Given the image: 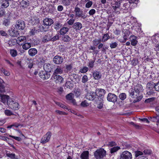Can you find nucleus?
<instances>
[{
	"label": "nucleus",
	"mask_w": 159,
	"mask_h": 159,
	"mask_svg": "<svg viewBox=\"0 0 159 159\" xmlns=\"http://www.w3.org/2000/svg\"><path fill=\"white\" fill-rule=\"evenodd\" d=\"M141 85L137 84L133 88H132L129 90V96L134 98V102H137L140 101L143 98L142 95L140 93Z\"/></svg>",
	"instance_id": "f257e3e1"
},
{
	"label": "nucleus",
	"mask_w": 159,
	"mask_h": 159,
	"mask_svg": "<svg viewBox=\"0 0 159 159\" xmlns=\"http://www.w3.org/2000/svg\"><path fill=\"white\" fill-rule=\"evenodd\" d=\"M106 155V152L103 148L97 149L94 152V155L96 159H102Z\"/></svg>",
	"instance_id": "f03ea898"
},
{
	"label": "nucleus",
	"mask_w": 159,
	"mask_h": 159,
	"mask_svg": "<svg viewBox=\"0 0 159 159\" xmlns=\"http://www.w3.org/2000/svg\"><path fill=\"white\" fill-rule=\"evenodd\" d=\"M7 105L10 108L14 110H17L19 108L18 103L12 98L8 101Z\"/></svg>",
	"instance_id": "7ed1b4c3"
},
{
	"label": "nucleus",
	"mask_w": 159,
	"mask_h": 159,
	"mask_svg": "<svg viewBox=\"0 0 159 159\" xmlns=\"http://www.w3.org/2000/svg\"><path fill=\"white\" fill-rule=\"evenodd\" d=\"M119 0H116L115 1L111 2V6L113 11L116 13H120V2Z\"/></svg>",
	"instance_id": "20e7f679"
},
{
	"label": "nucleus",
	"mask_w": 159,
	"mask_h": 159,
	"mask_svg": "<svg viewBox=\"0 0 159 159\" xmlns=\"http://www.w3.org/2000/svg\"><path fill=\"white\" fill-rule=\"evenodd\" d=\"M74 11L75 13V16L76 17H81L83 19L87 17V16L85 14L83 13V11L78 7H75Z\"/></svg>",
	"instance_id": "39448f33"
},
{
	"label": "nucleus",
	"mask_w": 159,
	"mask_h": 159,
	"mask_svg": "<svg viewBox=\"0 0 159 159\" xmlns=\"http://www.w3.org/2000/svg\"><path fill=\"white\" fill-rule=\"evenodd\" d=\"M51 136L52 133L50 131L48 132L41 138L40 143L43 144H45L48 142L50 140Z\"/></svg>",
	"instance_id": "423d86ee"
},
{
	"label": "nucleus",
	"mask_w": 159,
	"mask_h": 159,
	"mask_svg": "<svg viewBox=\"0 0 159 159\" xmlns=\"http://www.w3.org/2000/svg\"><path fill=\"white\" fill-rule=\"evenodd\" d=\"M132 155L128 151H123L120 155V159H132Z\"/></svg>",
	"instance_id": "0eeeda50"
},
{
	"label": "nucleus",
	"mask_w": 159,
	"mask_h": 159,
	"mask_svg": "<svg viewBox=\"0 0 159 159\" xmlns=\"http://www.w3.org/2000/svg\"><path fill=\"white\" fill-rule=\"evenodd\" d=\"M51 78L56 84H60L62 83L64 80L63 78L61 76L58 75L53 74Z\"/></svg>",
	"instance_id": "6e6552de"
},
{
	"label": "nucleus",
	"mask_w": 159,
	"mask_h": 159,
	"mask_svg": "<svg viewBox=\"0 0 159 159\" xmlns=\"http://www.w3.org/2000/svg\"><path fill=\"white\" fill-rule=\"evenodd\" d=\"M15 26L17 30H21L24 29L25 24L24 21L18 20L16 22Z\"/></svg>",
	"instance_id": "1a4fd4ad"
},
{
	"label": "nucleus",
	"mask_w": 159,
	"mask_h": 159,
	"mask_svg": "<svg viewBox=\"0 0 159 159\" xmlns=\"http://www.w3.org/2000/svg\"><path fill=\"white\" fill-rule=\"evenodd\" d=\"M39 75L40 78L43 80L47 79L50 76V74L45 70L40 71Z\"/></svg>",
	"instance_id": "9d476101"
},
{
	"label": "nucleus",
	"mask_w": 159,
	"mask_h": 159,
	"mask_svg": "<svg viewBox=\"0 0 159 159\" xmlns=\"http://www.w3.org/2000/svg\"><path fill=\"white\" fill-rule=\"evenodd\" d=\"M96 95L97 93L96 92H88L86 94V98L89 100L93 101L96 98Z\"/></svg>",
	"instance_id": "9b49d317"
},
{
	"label": "nucleus",
	"mask_w": 159,
	"mask_h": 159,
	"mask_svg": "<svg viewBox=\"0 0 159 159\" xmlns=\"http://www.w3.org/2000/svg\"><path fill=\"white\" fill-rule=\"evenodd\" d=\"M52 33L51 32L48 33L47 34L43 37L42 39V42L43 43L51 41Z\"/></svg>",
	"instance_id": "f8f14e48"
},
{
	"label": "nucleus",
	"mask_w": 159,
	"mask_h": 159,
	"mask_svg": "<svg viewBox=\"0 0 159 159\" xmlns=\"http://www.w3.org/2000/svg\"><path fill=\"white\" fill-rule=\"evenodd\" d=\"M117 96L114 94L110 93L108 94L107 96V100L109 102H116Z\"/></svg>",
	"instance_id": "ddd939ff"
},
{
	"label": "nucleus",
	"mask_w": 159,
	"mask_h": 159,
	"mask_svg": "<svg viewBox=\"0 0 159 159\" xmlns=\"http://www.w3.org/2000/svg\"><path fill=\"white\" fill-rule=\"evenodd\" d=\"M53 61L56 64H61L63 62V59L61 56L56 55L54 57Z\"/></svg>",
	"instance_id": "4468645a"
},
{
	"label": "nucleus",
	"mask_w": 159,
	"mask_h": 159,
	"mask_svg": "<svg viewBox=\"0 0 159 159\" xmlns=\"http://www.w3.org/2000/svg\"><path fill=\"white\" fill-rule=\"evenodd\" d=\"M135 157L137 159H148L146 157L143 156V153L140 151H137L135 152Z\"/></svg>",
	"instance_id": "2eb2a0df"
},
{
	"label": "nucleus",
	"mask_w": 159,
	"mask_h": 159,
	"mask_svg": "<svg viewBox=\"0 0 159 159\" xmlns=\"http://www.w3.org/2000/svg\"><path fill=\"white\" fill-rule=\"evenodd\" d=\"M53 66L52 65L49 63H46L43 65L44 70L48 72H51L52 70V67Z\"/></svg>",
	"instance_id": "dca6fc26"
},
{
	"label": "nucleus",
	"mask_w": 159,
	"mask_h": 159,
	"mask_svg": "<svg viewBox=\"0 0 159 159\" xmlns=\"http://www.w3.org/2000/svg\"><path fill=\"white\" fill-rule=\"evenodd\" d=\"M54 22L52 19L46 18L43 20V23L44 25L49 26L53 24Z\"/></svg>",
	"instance_id": "f3484780"
},
{
	"label": "nucleus",
	"mask_w": 159,
	"mask_h": 159,
	"mask_svg": "<svg viewBox=\"0 0 159 159\" xmlns=\"http://www.w3.org/2000/svg\"><path fill=\"white\" fill-rule=\"evenodd\" d=\"M137 37L133 35H131L129 39L131 42V44L132 46H135L137 43L138 41L137 40Z\"/></svg>",
	"instance_id": "a211bd4d"
},
{
	"label": "nucleus",
	"mask_w": 159,
	"mask_h": 159,
	"mask_svg": "<svg viewBox=\"0 0 159 159\" xmlns=\"http://www.w3.org/2000/svg\"><path fill=\"white\" fill-rule=\"evenodd\" d=\"M73 27L76 31L80 30L82 27V24L79 22H75L74 24Z\"/></svg>",
	"instance_id": "6ab92c4d"
},
{
	"label": "nucleus",
	"mask_w": 159,
	"mask_h": 159,
	"mask_svg": "<svg viewBox=\"0 0 159 159\" xmlns=\"http://www.w3.org/2000/svg\"><path fill=\"white\" fill-rule=\"evenodd\" d=\"M63 69L60 66H57L56 69L54 70L53 74L57 75L61 74L63 73Z\"/></svg>",
	"instance_id": "aec40b11"
},
{
	"label": "nucleus",
	"mask_w": 159,
	"mask_h": 159,
	"mask_svg": "<svg viewBox=\"0 0 159 159\" xmlns=\"http://www.w3.org/2000/svg\"><path fill=\"white\" fill-rule=\"evenodd\" d=\"M0 96L2 101L3 102H7V104H8V101L11 98H10L9 96L5 95L2 94L0 93Z\"/></svg>",
	"instance_id": "412c9836"
},
{
	"label": "nucleus",
	"mask_w": 159,
	"mask_h": 159,
	"mask_svg": "<svg viewBox=\"0 0 159 159\" xmlns=\"http://www.w3.org/2000/svg\"><path fill=\"white\" fill-rule=\"evenodd\" d=\"M80 158L81 159H89V151H84L80 155Z\"/></svg>",
	"instance_id": "4be33fe9"
},
{
	"label": "nucleus",
	"mask_w": 159,
	"mask_h": 159,
	"mask_svg": "<svg viewBox=\"0 0 159 159\" xmlns=\"http://www.w3.org/2000/svg\"><path fill=\"white\" fill-rule=\"evenodd\" d=\"M26 40V38L25 37L21 36L18 38L16 40V42L17 44L19 45H22L23 43H20L22 41L25 43V42Z\"/></svg>",
	"instance_id": "5701e85b"
},
{
	"label": "nucleus",
	"mask_w": 159,
	"mask_h": 159,
	"mask_svg": "<svg viewBox=\"0 0 159 159\" xmlns=\"http://www.w3.org/2000/svg\"><path fill=\"white\" fill-rule=\"evenodd\" d=\"M28 53L31 56H34L37 53V50L35 48H31L28 50Z\"/></svg>",
	"instance_id": "b1692460"
},
{
	"label": "nucleus",
	"mask_w": 159,
	"mask_h": 159,
	"mask_svg": "<svg viewBox=\"0 0 159 159\" xmlns=\"http://www.w3.org/2000/svg\"><path fill=\"white\" fill-rule=\"evenodd\" d=\"M29 2L28 0H22L20 2L21 6L24 8L27 7L29 5Z\"/></svg>",
	"instance_id": "393cba45"
},
{
	"label": "nucleus",
	"mask_w": 159,
	"mask_h": 159,
	"mask_svg": "<svg viewBox=\"0 0 159 159\" xmlns=\"http://www.w3.org/2000/svg\"><path fill=\"white\" fill-rule=\"evenodd\" d=\"M21 45L23 49L27 50L31 47V44L30 43H26L25 41Z\"/></svg>",
	"instance_id": "a878e982"
},
{
	"label": "nucleus",
	"mask_w": 159,
	"mask_h": 159,
	"mask_svg": "<svg viewBox=\"0 0 159 159\" xmlns=\"http://www.w3.org/2000/svg\"><path fill=\"white\" fill-rule=\"evenodd\" d=\"M18 31L15 30H11L10 31V35L12 37H17L19 35Z\"/></svg>",
	"instance_id": "bb28decb"
},
{
	"label": "nucleus",
	"mask_w": 159,
	"mask_h": 159,
	"mask_svg": "<svg viewBox=\"0 0 159 159\" xmlns=\"http://www.w3.org/2000/svg\"><path fill=\"white\" fill-rule=\"evenodd\" d=\"M155 83L152 82H150L148 83L147 85V89H155Z\"/></svg>",
	"instance_id": "cd10ccee"
},
{
	"label": "nucleus",
	"mask_w": 159,
	"mask_h": 159,
	"mask_svg": "<svg viewBox=\"0 0 159 159\" xmlns=\"http://www.w3.org/2000/svg\"><path fill=\"white\" fill-rule=\"evenodd\" d=\"M69 29L66 27H63L60 30V33L61 35H64L68 31Z\"/></svg>",
	"instance_id": "c85d7f7f"
},
{
	"label": "nucleus",
	"mask_w": 159,
	"mask_h": 159,
	"mask_svg": "<svg viewBox=\"0 0 159 159\" xmlns=\"http://www.w3.org/2000/svg\"><path fill=\"white\" fill-rule=\"evenodd\" d=\"M101 75L98 71H96L94 72L93 74V76L95 80H99L101 77Z\"/></svg>",
	"instance_id": "c756f323"
},
{
	"label": "nucleus",
	"mask_w": 159,
	"mask_h": 159,
	"mask_svg": "<svg viewBox=\"0 0 159 159\" xmlns=\"http://www.w3.org/2000/svg\"><path fill=\"white\" fill-rule=\"evenodd\" d=\"M110 38V36L108 33L104 34L102 37V42H104L107 41Z\"/></svg>",
	"instance_id": "7c9ffc66"
},
{
	"label": "nucleus",
	"mask_w": 159,
	"mask_h": 159,
	"mask_svg": "<svg viewBox=\"0 0 159 159\" xmlns=\"http://www.w3.org/2000/svg\"><path fill=\"white\" fill-rule=\"evenodd\" d=\"M1 3L2 8H7L9 5V2L5 0H2Z\"/></svg>",
	"instance_id": "2f4dec72"
},
{
	"label": "nucleus",
	"mask_w": 159,
	"mask_h": 159,
	"mask_svg": "<svg viewBox=\"0 0 159 159\" xmlns=\"http://www.w3.org/2000/svg\"><path fill=\"white\" fill-rule=\"evenodd\" d=\"M5 92V87L2 83V80H0V92L2 93Z\"/></svg>",
	"instance_id": "473e14b6"
},
{
	"label": "nucleus",
	"mask_w": 159,
	"mask_h": 159,
	"mask_svg": "<svg viewBox=\"0 0 159 159\" xmlns=\"http://www.w3.org/2000/svg\"><path fill=\"white\" fill-rule=\"evenodd\" d=\"M120 148L119 146L114 147L110 149V152L111 153H113L119 150Z\"/></svg>",
	"instance_id": "72a5a7b5"
},
{
	"label": "nucleus",
	"mask_w": 159,
	"mask_h": 159,
	"mask_svg": "<svg viewBox=\"0 0 159 159\" xmlns=\"http://www.w3.org/2000/svg\"><path fill=\"white\" fill-rule=\"evenodd\" d=\"M38 32L37 30V27H34L31 29L29 32V34L30 35H34L35 34Z\"/></svg>",
	"instance_id": "f704fd0d"
},
{
	"label": "nucleus",
	"mask_w": 159,
	"mask_h": 159,
	"mask_svg": "<svg viewBox=\"0 0 159 159\" xmlns=\"http://www.w3.org/2000/svg\"><path fill=\"white\" fill-rule=\"evenodd\" d=\"M38 29H37L38 32H46V30L45 29V28L41 25L39 26L38 27Z\"/></svg>",
	"instance_id": "c9c22d12"
},
{
	"label": "nucleus",
	"mask_w": 159,
	"mask_h": 159,
	"mask_svg": "<svg viewBox=\"0 0 159 159\" xmlns=\"http://www.w3.org/2000/svg\"><path fill=\"white\" fill-rule=\"evenodd\" d=\"M74 98V94L73 93H70L67 95L66 96V99L69 100H71L73 99Z\"/></svg>",
	"instance_id": "e433bc0d"
},
{
	"label": "nucleus",
	"mask_w": 159,
	"mask_h": 159,
	"mask_svg": "<svg viewBox=\"0 0 159 159\" xmlns=\"http://www.w3.org/2000/svg\"><path fill=\"white\" fill-rule=\"evenodd\" d=\"M98 92L101 93V94H99V96L101 95V96L104 95L105 94L106 92L105 90L101 89H97L96 91V93H97Z\"/></svg>",
	"instance_id": "4c0bfd02"
},
{
	"label": "nucleus",
	"mask_w": 159,
	"mask_h": 159,
	"mask_svg": "<svg viewBox=\"0 0 159 159\" xmlns=\"http://www.w3.org/2000/svg\"><path fill=\"white\" fill-rule=\"evenodd\" d=\"M119 98L122 100H124L126 98V95L125 93H122L119 95Z\"/></svg>",
	"instance_id": "58836bf2"
},
{
	"label": "nucleus",
	"mask_w": 159,
	"mask_h": 159,
	"mask_svg": "<svg viewBox=\"0 0 159 159\" xmlns=\"http://www.w3.org/2000/svg\"><path fill=\"white\" fill-rule=\"evenodd\" d=\"M89 105V103L86 100H84L82 101L80 104V106L83 107H86L88 106Z\"/></svg>",
	"instance_id": "ea45409f"
},
{
	"label": "nucleus",
	"mask_w": 159,
	"mask_h": 159,
	"mask_svg": "<svg viewBox=\"0 0 159 159\" xmlns=\"http://www.w3.org/2000/svg\"><path fill=\"white\" fill-rule=\"evenodd\" d=\"M10 53L12 57H15L17 54V51L14 49H11L10 50Z\"/></svg>",
	"instance_id": "a19ab883"
},
{
	"label": "nucleus",
	"mask_w": 159,
	"mask_h": 159,
	"mask_svg": "<svg viewBox=\"0 0 159 159\" xmlns=\"http://www.w3.org/2000/svg\"><path fill=\"white\" fill-rule=\"evenodd\" d=\"M6 155L7 157L11 158V159H14L16 157L15 154L13 153H7Z\"/></svg>",
	"instance_id": "79ce46f5"
},
{
	"label": "nucleus",
	"mask_w": 159,
	"mask_h": 159,
	"mask_svg": "<svg viewBox=\"0 0 159 159\" xmlns=\"http://www.w3.org/2000/svg\"><path fill=\"white\" fill-rule=\"evenodd\" d=\"M88 70L89 68L88 67L85 66L80 69V71L81 73H86Z\"/></svg>",
	"instance_id": "37998d69"
},
{
	"label": "nucleus",
	"mask_w": 159,
	"mask_h": 159,
	"mask_svg": "<svg viewBox=\"0 0 159 159\" xmlns=\"http://www.w3.org/2000/svg\"><path fill=\"white\" fill-rule=\"evenodd\" d=\"M129 3H125L123 4V6L122 7V9L124 10H128L129 7L130 5Z\"/></svg>",
	"instance_id": "c03bdc74"
},
{
	"label": "nucleus",
	"mask_w": 159,
	"mask_h": 159,
	"mask_svg": "<svg viewBox=\"0 0 159 159\" xmlns=\"http://www.w3.org/2000/svg\"><path fill=\"white\" fill-rule=\"evenodd\" d=\"M95 61V60H91L88 63V67L90 68H92L94 66Z\"/></svg>",
	"instance_id": "a18cd8bd"
},
{
	"label": "nucleus",
	"mask_w": 159,
	"mask_h": 159,
	"mask_svg": "<svg viewBox=\"0 0 159 159\" xmlns=\"http://www.w3.org/2000/svg\"><path fill=\"white\" fill-rule=\"evenodd\" d=\"M145 155H151L152 153V151L150 149H145L143 151Z\"/></svg>",
	"instance_id": "49530a36"
},
{
	"label": "nucleus",
	"mask_w": 159,
	"mask_h": 159,
	"mask_svg": "<svg viewBox=\"0 0 159 159\" xmlns=\"http://www.w3.org/2000/svg\"><path fill=\"white\" fill-rule=\"evenodd\" d=\"M71 0H62V1L63 4L66 6H69L71 3Z\"/></svg>",
	"instance_id": "de8ad7c7"
},
{
	"label": "nucleus",
	"mask_w": 159,
	"mask_h": 159,
	"mask_svg": "<svg viewBox=\"0 0 159 159\" xmlns=\"http://www.w3.org/2000/svg\"><path fill=\"white\" fill-rule=\"evenodd\" d=\"M61 27L60 23L59 22L56 23L54 25V28L56 30H59Z\"/></svg>",
	"instance_id": "09e8293b"
},
{
	"label": "nucleus",
	"mask_w": 159,
	"mask_h": 159,
	"mask_svg": "<svg viewBox=\"0 0 159 159\" xmlns=\"http://www.w3.org/2000/svg\"><path fill=\"white\" fill-rule=\"evenodd\" d=\"M55 102L56 104L57 105H58L59 107H62L65 109H67V107L65 105H64L62 103L57 102Z\"/></svg>",
	"instance_id": "8fccbe9b"
},
{
	"label": "nucleus",
	"mask_w": 159,
	"mask_h": 159,
	"mask_svg": "<svg viewBox=\"0 0 159 159\" xmlns=\"http://www.w3.org/2000/svg\"><path fill=\"white\" fill-rule=\"evenodd\" d=\"M88 80V78L87 75H84L82 79V82L83 83H86Z\"/></svg>",
	"instance_id": "3c124183"
},
{
	"label": "nucleus",
	"mask_w": 159,
	"mask_h": 159,
	"mask_svg": "<svg viewBox=\"0 0 159 159\" xmlns=\"http://www.w3.org/2000/svg\"><path fill=\"white\" fill-rule=\"evenodd\" d=\"M70 39V38L67 35H65L63 38V40L65 42L69 41Z\"/></svg>",
	"instance_id": "603ef678"
},
{
	"label": "nucleus",
	"mask_w": 159,
	"mask_h": 159,
	"mask_svg": "<svg viewBox=\"0 0 159 159\" xmlns=\"http://www.w3.org/2000/svg\"><path fill=\"white\" fill-rule=\"evenodd\" d=\"M59 38V34H57L56 35L52 38L51 41H54L58 39Z\"/></svg>",
	"instance_id": "864d4df0"
},
{
	"label": "nucleus",
	"mask_w": 159,
	"mask_h": 159,
	"mask_svg": "<svg viewBox=\"0 0 159 159\" xmlns=\"http://www.w3.org/2000/svg\"><path fill=\"white\" fill-rule=\"evenodd\" d=\"M117 45L118 44L116 42H113L110 44V47L111 48H116Z\"/></svg>",
	"instance_id": "5fc2aeb1"
},
{
	"label": "nucleus",
	"mask_w": 159,
	"mask_h": 159,
	"mask_svg": "<svg viewBox=\"0 0 159 159\" xmlns=\"http://www.w3.org/2000/svg\"><path fill=\"white\" fill-rule=\"evenodd\" d=\"M101 41V39H95L93 41V44L94 45L96 46L100 43Z\"/></svg>",
	"instance_id": "6e6d98bb"
},
{
	"label": "nucleus",
	"mask_w": 159,
	"mask_h": 159,
	"mask_svg": "<svg viewBox=\"0 0 159 159\" xmlns=\"http://www.w3.org/2000/svg\"><path fill=\"white\" fill-rule=\"evenodd\" d=\"M6 13L5 10L2 8H0V17L4 16Z\"/></svg>",
	"instance_id": "4d7b16f0"
},
{
	"label": "nucleus",
	"mask_w": 159,
	"mask_h": 159,
	"mask_svg": "<svg viewBox=\"0 0 159 159\" xmlns=\"http://www.w3.org/2000/svg\"><path fill=\"white\" fill-rule=\"evenodd\" d=\"M5 114L7 116H10L13 115L12 112L9 110H6L5 111Z\"/></svg>",
	"instance_id": "13d9d810"
},
{
	"label": "nucleus",
	"mask_w": 159,
	"mask_h": 159,
	"mask_svg": "<svg viewBox=\"0 0 159 159\" xmlns=\"http://www.w3.org/2000/svg\"><path fill=\"white\" fill-rule=\"evenodd\" d=\"M155 90L157 92H159V81L155 83Z\"/></svg>",
	"instance_id": "bf43d9fd"
},
{
	"label": "nucleus",
	"mask_w": 159,
	"mask_h": 159,
	"mask_svg": "<svg viewBox=\"0 0 159 159\" xmlns=\"http://www.w3.org/2000/svg\"><path fill=\"white\" fill-rule=\"evenodd\" d=\"M1 71L2 72L4 73V74L6 76H8L10 74L9 72L8 71L4 69H2L1 70Z\"/></svg>",
	"instance_id": "052dcab7"
},
{
	"label": "nucleus",
	"mask_w": 159,
	"mask_h": 159,
	"mask_svg": "<svg viewBox=\"0 0 159 159\" xmlns=\"http://www.w3.org/2000/svg\"><path fill=\"white\" fill-rule=\"evenodd\" d=\"M154 93L153 89H147V94L148 95H151Z\"/></svg>",
	"instance_id": "680f3d73"
},
{
	"label": "nucleus",
	"mask_w": 159,
	"mask_h": 159,
	"mask_svg": "<svg viewBox=\"0 0 159 159\" xmlns=\"http://www.w3.org/2000/svg\"><path fill=\"white\" fill-rule=\"evenodd\" d=\"M75 95L77 97H79L81 94V92L79 89H77L75 92Z\"/></svg>",
	"instance_id": "e2e57ef3"
},
{
	"label": "nucleus",
	"mask_w": 159,
	"mask_h": 159,
	"mask_svg": "<svg viewBox=\"0 0 159 159\" xmlns=\"http://www.w3.org/2000/svg\"><path fill=\"white\" fill-rule=\"evenodd\" d=\"M10 23V21L9 20L6 19L4 20L3 21V25L6 26H7L9 25Z\"/></svg>",
	"instance_id": "0e129e2a"
},
{
	"label": "nucleus",
	"mask_w": 159,
	"mask_h": 159,
	"mask_svg": "<svg viewBox=\"0 0 159 159\" xmlns=\"http://www.w3.org/2000/svg\"><path fill=\"white\" fill-rule=\"evenodd\" d=\"M9 137L15 139V140H16L18 141H21V138L20 137H15L14 136H12L11 135H9Z\"/></svg>",
	"instance_id": "69168bd1"
},
{
	"label": "nucleus",
	"mask_w": 159,
	"mask_h": 159,
	"mask_svg": "<svg viewBox=\"0 0 159 159\" xmlns=\"http://www.w3.org/2000/svg\"><path fill=\"white\" fill-rule=\"evenodd\" d=\"M158 116L157 115V116H154L152 117H150L151 121L153 122H156L157 118H158Z\"/></svg>",
	"instance_id": "338daca9"
},
{
	"label": "nucleus",
	"mask_w": 159,
	"mask_h": 159,
	"mask_svg": "<svg viewBox=\"0 0 159 159\" xmlns=\"http://www.w3.org/2000/svg\"><path fill=\"white\" fill-rule=\"evenodd\" d=\"M96 12L95 10L94 9H92L89 11V14L90 15H93Z\"/></svg>",
	"instance_id": "774afa93"
}]
</instances>
